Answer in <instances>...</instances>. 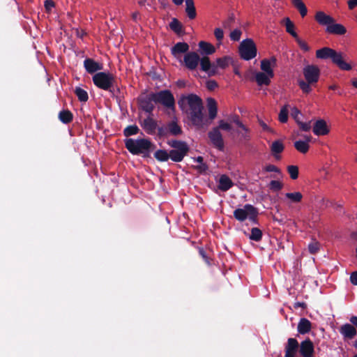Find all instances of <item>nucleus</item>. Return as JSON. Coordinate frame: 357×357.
<instances>
[{"mask_svg": "<svg viewBox=\"0 0 357 357\" xmlns=\"http://www.w3.org/2000/svg\"><path fill=\"white\" fill-rule=\"evenodd\" d=\"M287 172L290 175V177L295 180L298 177V167L296 165H289L287 167Z\"/></svg>", "mask_w": 357, "mask_h": 357, "instance_id": "45", "label": "nucleus"}, {"mask_svg": "<svg viewBox=\"0 0 357 357\" xmlns=\"http://www.w3.org/2000/svg\"><path fill=\"white\" fill-rule=\"evenodd\" d=\"M167 130L171 135L174 136L182 133L181 127L174 121H172L167 125Z\"/></svg>", "mask_w": 357, "mask_h": 357, "instance_id": "35", "label": "nucleus"}, {"mask_svg": "<svg viewBox=\"0 0 357 357\" xmlns=\"http://www.w3.org/2000/svg\"><path fill=\"white\" fill-rule=\"evenodd\" d=\"M300 110L296 107H293L291 109V115L297 122V120H299L298 115L300 114Z\"/></svg>", "mask_w": 357, "mask_h": 357, "instance_id": "56", "label": "nucleus"}, {"mask_svg": "<svg viewBox=\"0 0 357 357\" xmlns=\"http://www.w3.org/2000/svg\"><path fill=\"white\" fill-rule=\"evenodd\" d=\"M273 77L267 73L258 72L255 75V81L259 86H268L271 84V79Z\"/></svg>", "mask_w": 357, "mask_h": 357, "instance_id": "25", "label": "nucleus"}, {"mask_svg": "<svg viewBox=\"0 0 357 357\" xmlns=\"http://www.w3.org/2000/svg\"><path fill=\"white\" fill-rule=\"evenodd\" d=\"M153 98V93H150L145 97L141 98L139 99V105L141 108L148 112V113H152L153 110L155 108L154 106V100H152Z\"/></svg>", "mask_w": 357, "mask_h": 357, "instance_id": "17", "label": "nucleus"}, {"mask_svg": "<svg viewBox=\"0 0 357 357\" xmlns=\"http://www.w3.org/2000/svg\"><path fill=\"white\" fill-rule=\"evenodd\" d=\"M340 333L344 336V339L351 340L355 337L357 334L356 328L351 324H345L340 328Z\"/></svg>", "mask_w": 357, "mask_h": 357, "instance_id": "19", "label": "nucleus"}, {"mask_svg": "<svg viewBox=\"0 0 357 357\" xmlns=\"http://www.w3.org/2000/svg\"><path fill=\"white\" fill-rule=\"evenodd\" d=\"M313 132L316 135H326L329 132L326 122L323 119L317 121L313 127Z\"/></svg>", "mask_w": 357, "mask_h": 357, "instance_id": "20", "label": "nucleus"}, {"mask_svg": "<svg viewBox=\"0 0 357 357\" xmlns=\"http://www.w3.org/2000/svg\"><path fill=\"white\" fill-rule=\"evenodd\" d=\"M126 149L132 154H144L148 156L150 151L154 149L155 146L146 139H128L125 142Z\"/></svg>", "mask_w": 357, "mask_h": 357, "instance_id": "3", "label": "nucleus"}, {"mask_svg": "<svg viewBox=\"0 0 357 357\" xmlns=\"http://www.w3.org/2000/svg\"><path fill=\"white\" fill-rule=\"evenodd\" d=\"M155 158L162 162L167 161L169 158V153L166 150H158L154 153Z\"/></svg>", "mask_w": 357, "mask_h": 357, "instance_id": "39", "label": "nucleus"}, {"mask_svg": "<svg viewBox=\"0 0 357 357\" xmlns=\"http://www.w3.org/2000/svg\"><path fill=\"white\" fill-rule=\"evenodd\" d=\"M314 83H310L307 81L299 80L298 86L301 89L303 93H309L312 91L311 84Z\"/></svg>", "mask_w": 357, "mask_h": 357, "instance_id": "42", "label": "nucleus"}, {"mask_svg": "<svg viewBox=\"0 0 357 357\" xmlns=\"http://www.w3.org/2000/svg\"><path fill=\"white\" fill-rule=\"evenodd\" d=\"M293 6L299 11L301 15L304 17L307 13V9L302 0H291Z\"/></svg>", "mask_w": 357, "mask_h": 357, "instance_id": "33", "label": "nucleus"}, {"mask_svg": "<svg viewBox=\"0 0 357 357\" xmlns=\"http://www.w3.org/2000/svg\"><path fill=\"white\" fill-rule=\"evenodd\" d=\"M283 22L284 23L285 27H286V31L289 33L292 37L294 38H297L298 34L294 31V24L291 21V20L289 17H285L283 20Z\"/></svg>", "mask_w": 357, "mask_h": 357, "instance_id": "32", "label": "nucleus"}, {"mask_svg": "<svg viewBox=\"0 0 357 357\" xmlns=\"http://www.w3.org/2000/svg\"><path fill=\"white\" fill-rule=\"evenodd\" d=\"M326 31L331 34L341 36L347 33V29L341 24L333 22L328 27H326Z\"/></svg>", "mask_w": 357, "mask_h": 357, "instance_id": "24", "label": "nucleus"}, {"mask_svg": "<svg viewBox=\"0 0 357 357\" xmlns=\"http://www.w3.org/2000/svg\"><path fill=\"white\" fill-rule=\"evenodd\" d=\"M170 29L177 34H180L183 32V25L176 19L174 18L169 24Z\"/></svg>", "mask_w": 357, "mask_h": 357, "instance_id": "36", "label": "nucleus"}, {"mask_svg": "<svg viewBox=\"0 0 357 357\" xmlns=\"http://www.w3.org/2000/svg\"><path fill=\"white\" fill-rule=\"evenodd\" d=\"M199 56L195 52L187 53L184 56V63L187 68L195 70L199 63Z\"/></svg>", "mask_w": 357, "mask_h": 357, "instance_id": "14", "label": "nucleus"}, {"mask_svg": "<svg viewBox=\"0 0 357 357\" xmlns=\"http://www.w3.org/2000/svg\"><path fill=\"white\" fill-rule=\"evenodd\" d=\"M258 215L256 208L250 204H246L243 208H238L234 211V216L239 221H244L247 218L252 221H255Z\"/></svg>", "mask_w": 357, "mask_h": 357, "instance_id": "8", "label": "nucleus"}, {"mask_svg": "<svg viewBox=\"0 0 357 357\" xmlns=\"http://www.w3.org/2000/svg\"><path fill=\"white\" fill-rule=\"evenodd\" d=\"M239 54L245 60L255 58L257 55V47L254 41L250 38L243 40L239 45Z\"/></svg>", "mask_w": 357, "mask_h": 357, "instance_id": "7", "label": "nucleus"}, {"mask_svg": "<svg viewBox=\"0 0 357 357\" xmlns=\"http://www.w3.org/2000/svg\"><path fill=\"white\" fill-rule=\"evenodd\" d=\"M316 57L321 59H331L334 64L343 70H351L349 63L344 60V54L330 47H323L316 52Z\"/></svg>", "mask_w": 357, "mask_h": 357, "instance_id": "2", "label": "nucleus"}, {"mask_svg": "<svg viewBox=\"0 0 357 357\" xmlns=\"http://www.w3.org/2000/svg\"><path fill=\"white\" fill-rule=\"evenodd\" d=\"M266 172L280 173V169L274 165H268L264 167Z\"/></svg>", "mask_w": 357, "mask_h": 357, "instance_id": "54", "label": "nucleus"}, {"mask_svg": "<svg viewBox=\"0 0 357 357\" xmlns=\"http://www.w3.org/2000/svg\"><path fill=\"white\" fill-rule=\"evenodd\" d=\"M208 138L214 147L220 151H223L225 148L222 135L218 128H213L208 133Z\"/></svg>", "mask_w": 357, "mask_h": 357, "instance_id": "10", "label": "nucleus"}, {"mask_svg": "<svg viewBox=\"0 0 357 357\" xmlns=\"http://www.w3.org/2000/svg\"><path fill=\"white\" fill-rule=\"evenodd\" d=\"M59 119L64 123H69L73 121V114L69 110H63L59 114Z\"/></svg>", "mask_w": 357, "mask_h": 357, "instance_id": "37", "label": "nucleus"}, {"mask_svg": "<svg viewBox=\"0 0 357 357\" xmlns=\"http://www.w3.org/2000/svg\"><path fill=\"white\" fill-rule=\"evenodd\" d=\"M320 70L315 65H307L303 68V75L310 83H317L319 80Z\"/></svg>", "mask_w": 357, "mask_h": 357, "instance_id": "11", "label": "nucleus"}, {"mask_svg": "<svg viewBox=\"0 0 357 357\" xmlns=\"http://www.w3.org/2000/svg\"><path fill=\"white\" fill-rule=\"evenodd\" d=\"M350 322L354 325L355 328H357V317L352 316L350 318Z\"/></svg>", "mask_w": 357, "mask_h": 357, "instance_id": "62", "label": "nucleus"}, {"mask_svg": "<svg viewBox=\"0 0 357 357\" xmlns=\"http://www.w3.org/2000/svg\"><path fill=\"white\" fill-rule=\"evenodd\" d=\"M206 87L208 90L213 91L218 87V83L215 80H209L206 82Z\"/></svg>", "mask_w": 357, "mask_h": 357, "instance_id": "55", "label": "nucleus"}, {"mask_svg": "<svg viewBox=\"0 0 357 357\" xmlns=\"http://www.w3.org/2000/svg\"><path fill=\"white\" fill-rule=\"evenodd\" d=\"M351 84H352L353 86H354L355 88H357V79H356V78L352 79Z\"/></svg>", "mask_w": 357, "mask_h": 357, "instance_id": "64", "label": "nucleus"}, {"mask_svg": "<svg viewBox=\"0 0 357 357\" xmlns=\"http://www.w3.org/2000/svg\"><path fill=\"white\" fill-rule=\"evenodd\" d=\"M84 66L86 70L90 74L102 69V65L92 59H86L84 61Z\"/></svg>", "mask_w": 357, "mask_h": 357, "instance_id": "21", "label": "nucleus"}, {"mask_svg": "<svg viewBox=\"0 0 357 357\" xmlns=\"http://www.w3.org/2000/svg\"><path fill=\"white\" fill-rule=\"evenodd\" d=\"M314 20L321 26L328 27L331 24L335 22V19L331 16L326 14L323 11H317L314 15Z\"/></svg>", "mask_w": 357, "mask_h": 357, "instance_id": "18", "label": "nucleus"}, {"mask_svg": "<svg viewBox=\"0 0 357 357\" xmlns=\"http://www.w3.org/2000/svg\"><path fill=\"white\" fill-rule=\"evenodd\" d=\"M298 349L302 357H312L314 352V344L310 339L301 342Z\"/></svg>", "mask_w": 357, "mask_h": 357, "instance_id": "12", "label": "nucleus"}, {"mask_svg": "<svg viewBox=\"0 0 357 357\" xmlns=\"http://www.w3.org/2000/svg\"><path fill=\"white\" fill-rule=\"evenodd\" d=\"M312 328L311 322L306 318L301 319L298 324V331L300 334L308 333Z\"/></svg>", "mask_w": 357, "mask_h": 357, "instance_id": "27", "label": "nucleus"}, {"mask_svg": "<svg viewBox=\"0 0 357 357\" xmlns=\"http://www.w3.org/2000/svg\"><path fill=\"white\" fill-rule=\"evenodd\" d=\"M233 186V182L229 178V176H227L225 174H223L220 176L219 179V185L218 188L222 191H227L229 188H231Z\"/></svg>", "mask_w": 357, "mask_h": 357, "instance_id": "29", "label": "nucleus"}, {"mask_svg": "<svg viewBox=\"0 0 357 357\" xmlns=\"http://www.w3.org/2000/svg\"><path fill=\"white\" fill-rule=\"evenodd\" d=\"M158 135L160 136L165 135H166L165 130L162 128H158Z\"/></svg>", "mask_w": 357, "mask_h": 357, "instance_id": "63", "label": "nucleus"}, {"mask_svg": "<svg viewBox=\"0 0 357 357\" xmlns=\"http://www.w3.org/2000/svg\"><path fill=\"white\" fill-rule=\"evenodd\" d=\"M297 123L299 126L300 128L303 131H309L311 128L310 122L303 123L300 120H297Z\"/></svg>", "mask_w": 357, "mask_h": 357, "instance_id": "53", "label": "nucleus"}, {"mask_svg": "<svg viewBox=\"0 0 357 357\" xmlns=\"http://www.w3.org/2000/svg\"><path fill=\"white\" fill-rule=\"evenodd\" d=\"M229 121L231 123H235L238 127V128L236 130V132L238 136V139L240 142L246 143L251 139L250 129L242 123L238 115L231 116L229 118Z\"/></svg>", "mask_w": 357, "mask_h": 357, "instance_id": "6", "label": "nucleus"}, {"mask_svg": "<svg viewBox=\"0 0 357 357\" xmlns=\"http://www.w3.org/2000/svg\"><path fill=\"white\" fill-rule=\"evenodd\" d=\"M142 127L146 133L152 135L155 132L157 122L153 118L149 116L143 121Z\"/></svg>", "mask_w": 357, "mask_h": 357, "instance_id": "22", "label": "nucleus"}, {"mask_svg": "<svg viewBox=\"0 0 357 357\" xmlns=\"http://www.w3.org/2000/svg\"><path fill=\"white\" fill-rule=\"evenodd\" d=\"M167 144L172 148L169 152V158L174 162H181L189 152L186 142L180 140H169Z\"/></svg>", "mask_w": 357, "mask_h": 357, "instance_id": "4", "label": "nucleus"}, {"mask_svg": "<svg viewBox=\"0 0 357 357\" xmlns=\"http://www.w3.org/2000/svg\"><path fill=\"white\" fill-rule=\"evenodd\" d=\"M155 103H160L167 108L174 106L175 100L172 93L169 90L160 91L158 93H152Z\"/></svg>", "mask_w": 357, "mask_h": 357, "instance_id": "9", "label": "nucleus"}, {"mask_svg": "<svg viewBox=\"0 0 357 357\" xmlns=\"http://www.w3.org/2000/svg\"><path fill=\"white\" fill-rule=\"evenodd\" d=\"M178 104L182 111L188 114L192 123L199 129L207 127L217 116V102L212 98L207 99L208 118L203 113L202 100L195 94L182 96Z\"/></svg>", "mask_w": 357, "mask_h": 357, "instance_id": "1", "label": "nucleus"}, {"mask_svg": "<svg viewBox=\"0 0 357 357\" xmlns=\"http://www.w3.org/2000/svg\"><path fill=\"white\" fill-rule=\"evenodd\" d=\"M231 62V58L229 57V56H224V57H222V58H218L216 60V64L215 66L217 67V68L219 67L222 69H225L226 68L229 63Z\"/></svg>", "mask_w": 357, "mask_h": 357, "instance_id": "38", "label": "nucleus"}, {"mask_svg": "<svg viewBox=\"0 0 357 357\" xmlns=\"http://www.w3.org/2000/svg\"><path fill=\"white\" fill-rule=\"evenodd\" d=\"M220 131V130L225 131H230L232 129L231 124L224 120H220L218 121V126L215 127Z\"/></svg>", "mask_w": 357, "mask_h": 357, "instance_id": "44", "label": "nucleus"}, {"mask_svg": "<svg viewBox=\"0 0 357 357\" xmlns=\"http://www.w3.org/2000/svg\"><path fill=\"white\" fill-rule=\"evenodd\" d=\"M241 31L238 29H236L230 33L229 36L231 40L238 41L241 38Z\"/></svg>", "mask_w": 357, "mask_h": 357, "instance_id": "52", "label": "nucleus"}, {"mask_svg": "<svg viewBox=\"0 0 357 357\" xmlns=\"http://www.w3.org/2000/svg\"><path fill=\"white\" fill-rule=\"evenodd\" d=\"M262 237V232L258 228H252L251 230V234L250 238L255 241H259Z\"/></svg>", "mask_w": 357, "mask_h": 357, "instance_id": "43", "label": "nucleus"}, {"mask_svg": "<svg viewBox=\"0 0 357 357\" xmlns=\"http://www.w3.org/2000/svg\"><path fill=\"white\" fill-rule=\"evenodd\" d=\"M305 138L306 139L305 142L299 140L294 142V147L296 149L302 153H306L310 148L308 142H310L311 137L307 136L305 137Z\"/></svg>", "mask_w": 357, "mask_h": 357, "instance_id": "28", "label": "nucleus"}, {"mask_svg": "<svg viewBox=\"0 0 357 357\" xmlns=\"http://www.w3.org/2000/svg\"><path fill=\"white\" fill-rule=\"evenodd\" d=\"M139 128L137 126H130L124 130V135L126 137L135 135L138 132Z\"/></svg>", "mask_w": 357, "mask_h": 357, "instance_id": "49", "label": "nucleus"}, {"mask_svg": "<svg viewBox=\"0 0 357 357\" xmlns=\"http://www.w3.org/2000/svg\"><path fill=\"white\" fill-rule=\"evenodd\" d=\"M295 40L303 52H308L310 51V47L305 40H302L298 36H297V38H295Z\"/></svg>", "mask_w": 357, "mask_h": 357, "instance_id": "46", "label": "nucleus"}, {"mask_svg": "<svg viewBox=\"0 0 357 357\" xmlns=\"http://www.w3.org/2000/svg\"><path fill=\"white\" fill-rule=\"evenodd\" d=\"M299 344L297 340L290 337L287 340L285 346L284 357H296L298 351H299Z\"/></svg>", "mask_w": 357, "mask_h": 357, "instance_id": "13", "label": "nucleus"}, {"mask_svg": "<svg viewBox=\"0 0 357 357\" xmlns=\"http://www.w3.org/2000/svg\"><path fill=\"white\" fill-rule=\"evenodd\" d=\"M347 3L349 10H353L357 7V0H349Z\"/></svg>", "mask_w": 357, "mask_h": 357, "instance_id": "58", "label": "nucleus"}, {"mask_svg": "<svg viewBox=\"0 0 357 357\" xmlns=\"http://www.w3.org/2000/svg\"><path fill=\"white\" fill-rule=\"evenodd\" d=\"M277 59L275 56L271 57L269 59H264L261 61L260 68L262 73L269 75L271 77H274V72L273 68L276 66Z\"/></svg>", "mask_w": 357, "mask_h": 357, "instance_id": "15", "label": "nucleus"}, {"mask_svg": "<svg viewBox=\"0 0 357 357\" xmlns=\"http://www.w3.org/2000/svg\"><path fill=\"white\" fill-rule=\"evenodd\" d=\"M195 168L202 173L207 169V165L205 163H203L200 164L199 165L195 166Z\"/></svg>", "mask_w": 357, "mask_h": 357, "instance_id": "60", "label": "nucleus"}, {"mask_svg": "<svg viewBox=\"0 0 357 357\" xmlns=\"http://www.w3.org/2000/svg\"><path fill=\"white\" fill-rule=\"evenodd\" d=\"M299 307L305 309V308H306L307 305H306V304L305 303L297 302V303H294V307L295 308H298Z\"/></svg>", "mask_w": 357, "mask_h": 357, "instance_id": "61", "label": "nucleus"}, {"mask_svg": "<svg viewBox=\"0 0 357 357\" xmlns=\"http://www.w3.org/2000/svg\"><path fill=\"white\" fill-rule=\"evenodd\" d=\"M93 82L98 88L112 91V88L115 83V78L112 74L100 72L93 75Z\"/></svg>", "mask_w": 357, "mask_h": 357, "instance_id": "5", "label": "nucleus"}, {"mask_svg": "<svg viewBox=\"0 0 357 357\" xmlns=\"http://www.w3.org/2000/svg\"><path fill=\"white\" fill-rule=\"evenodd\" d=\"M75 93L77 96L78 100L81 102H86L89 99L87 92L80 87H77L75 89Z\"/></svg>", "mask_w": 357, "mask_h": 357, "instance_id": "40", "label": "nucleus"}, {"mask_svg": "<svg viewBox=\"0 0 357 357\" xmlns=\"http://www.w3.org/2000/svg\"><path fill=\"white\" fill-rule=\"evenodd\" d=\"M189 50V45L186 43H178L172 48V54L178 58L179 55L185 53Z\"/></svg>", "mask_w": 357, "mask_h": 357, "instance_id": "26", "label": "nucleus"}, {"mask_svg": "<svg viewBox=\"0 0 357 357\" xmlns=\"http://www.w3.org/2000/svg\"><path fill=\"white\" fill-rule=\"evenodd\" d=\"M270 190L273 191H279L283 188V183L279 181H271L268 185Z\"/></svg>", "mask_w": 357, "mask_h": 357, "instance_id": "48", "label": "nucleus"}, {"mask_svg": "<svg viewBox=\"0 0 357 357\" xmlns=\"http://www.w3.org/2000/svg\"><path fill=\"white\" fill-rule=\"evenodd\" d=\"M285 197L290 201L291 203H299L303 199V195L300 192H287Z\"/></svg>", "mask_w": 357, "mask_h": 357, "instance_id": "34", "label": "nucleus"}, {"mask_svg": "<svg viewBox=\"0 0 357 357\" xmlns=\"http://www.w3.org/2000/svg\"><path fill=\"white\" fill-rule=\"evenodd\" d=\"M289 105H285L281 109L279 113V121L281 123H286L288 120V113H289Z\"/></svg>", "mask_w": 357, "mask_h": 357, "instance_id": "41", "label": "nucleus"}, {"mask_svg": "<svg viewBox=\"0 0 357 357\" xmlns=\"http://www.w3.org/2000/svg\"><path fill=\"white\" fill-rule=\"evenodd\" d=\"M214 36L218 40V45H220L222 44V40L224 38V32L222 29L220 28H216L214 30Z\"/></svg>", "mask_w": 357, "mask_h": 357, "instance_id": "51", "label": "nucleus"}, {"mask_svg": "<svg viewBox=\"0 0 357 357\" xmlns=\"http://www.w3.org/2000/svg\"><path fill=\"white\" fill-rule=\"evenodd\" d=\"M201 69L204 72H207L210 76L214 75L217 73V67L215 64H212L208 56H203L199 60Z\"/></svg>", "mask_w": 357, "mask_h": 357, "instance_id": "16", "label": "nucleus"}, {"mask_svg": "<svg viewBox=\"0 0 357 357\" xmlns=\"http://www.w3.org/2000/svg\"><path fill=\"white\" fill-rule=\"evenodd\" d=\"M284 146L281 140L274 141L271 145V151L274 158L279 160L281 159L280 153L284 151Z\"/></svg>", "mask_w": 357, "mask_h": 357, "instance_id": "23", "label": "nucleus"}, {"mask_svg": "<svg viewBox=\"0 0 357 357\" xmlns=\"http://www.w3.org/2000/svg\"><path fill=\"white\" fill-rule=\"evenodd\" d=\"M185 12L190 20H194L197 16L196 9L193 0H185Z\"/></svg>", "mask_w": 357, "mask_h": 357, "instance_id": "31", "label": "nucleus"}, {"mask_svg": "<svg viewBox=\"0 0 357 357\" xmlns=\"http://www.w3.org/2000/svg\"><path fill=\"white\" fill-rule=\"evenodd\" d=\"M320 249V243L316 240H313L308 245V250L310 254L314 255Z\"/></svg>", "mask_w": 357, "mask_h": 357, "instance_id": "47", "label": "nucleus"}, {"mask_svg": "<svg viewBox=\"0 0 357 357\" xmlns=\"http://www.w3.org/2000/svg\"><path fill=\"white\" fill-rule=\"evenodd\" d=\"M198 45L202 54L208 55L215 52V47L210 43L202 40Z\"/></svg>", "mask_w": 357, "mask_h": 357, "instance_id": "30", "label": "nucleus"}, {"mask_svg": "<svg viewBox=\"0 0 357 357\" xmlns=\"http://www.w3.org/2000/svg\"><path fill=\"white\" fill-rule=\"evenodd\" d=\"M55 6L54 2L52 0H46L45 1V7L47 12H50L52 8Z\"/></svg>", "mask_w": 357, "mask_h": 357, "instance_id": "57", "label": "nucleus"}, {"mask_svg": "<svg viewBox=\"0 0 357 357\" xmlns=\"http://www.w3.org/2000/svg\"><path fill=\"white\" fill-rule=\"evenodd\" d=\"M235 17L233 13H231L228 18L222 22V26L225 29H231L232 24L234 22Z\"/></svg>", "mask_w": 357, "mask_h": 357, "instance_id": "50", "label": "nucleus"}, {"mask_svg": "<svg viewBox=\"0 0 357 357\" xmlns=\"http://www.w3.org/2000/svg\"><path fill=\"white\" fill-rule=\"evenodd\" d=\"M350 280L353 284L357 285V271H354L351 274Z\"/></svg>", "mask_w": 357, "mask_h": 357, "instance_id": "59", "label": "nucleus"}]
</instances>
